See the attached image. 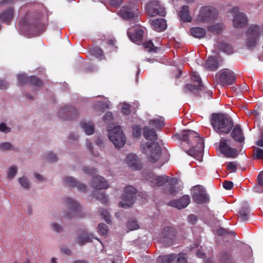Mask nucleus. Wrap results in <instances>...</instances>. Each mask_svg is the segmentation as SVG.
<instances>
[{
  "instance_id": "nucleus-1",
  "label": "nucleus",
  "mask_w": 263,
  "mask_h": 263,
  "mask_svg": "<svg viewBox=\"0 0 263 263\" xmlns=\"http://www.w3.org/2000/svg\"><path fill=\"white\" fill-rule=\"evenodd\" d=\"M211 124L217 133H229L233 126V122L231 118L227 114H213L211 117Z\"/></svg>"
},
{
  "instance_id": "nucleus-2",
  "label": "nucleus",
  "mask_w": 263,
  "mask_h": 263,
  "mask_svg": "<svg viewBox=\"0 0 263 263\" xmlns=\"http://www.w3.org/2000/svg\"><path fill=\"white\" fill-rule=\"evenodd\" d=\"M177 136L180 140L186 142L191 146L194 144L199 148H202L203 146V140L199 136V134L195 131L191 130H185L177 134Z\"/></svg>"
},
{
  "instance_id": "nucleus-3",
  "label": "nucleus",
  "mask_w": 263,
  "mask_h": 263,
  "mask_svg": "<svg viewBox=\"0 0 263 263\" xmlns=\"http://www.w3.org/2000/svg\"><path fill=\"white\" fill-rule=\"evenodd\" d=\"M142 151L147 155L149 161L152 163L158 161L161 156V149L157 143L146 142L142 146Z\"/></svg>"
},
{
  "instance_id": "nucleus-4",
  "label": "nucleus",
  "mask_w": 263,
  "mask_h": 263,
  "mask_svg": "<svg viewBox=\"0 0 263 263\" xmlns=\"http://www.w3.org/2000/svg\"><path fill=\"white\" fill-rule=\"evenodd\" d=\"M217 9L211 6L201 7L196 17L197 23H207L213 21L217 15Z\"/></svg>"
},
{
  "instance_id": "nucleus-5",
  "label": "nucleus",
  "mask_w": 263,
  "mask_h": 263,
  "mask_svg": "<svg viewBox=\"0 0 263 263\" xmlns=\"http://www.w3.org/2000/svg\"><path fill=\"white\" fill-rule=\"evenodd\" d=\"M65 202L67 209V211L64 215L65 218L69 219L83 216L81 213V207L77 201L70 198H66L65 199Z\"/></svg>"
},
{
  "instance_id": "nucleus-6",
  "label": "nucleus",
  "mask_w": 263,
  "mask_h": 263,
  "mask_svg": "<svg viewBox=\"0 0 263 263\" xmlns=\"http://www.w3.org/2000/svg\"><path fill=\"white\" fill-rule=\"evenodd\" d=\"M215 79L217 83L225 86L232 85L235 81L236 77L233 71L229 69H224L216 74Z\"/></svg>"
},
{
  "instance_id": "nucleus-7",
  "label": "nucleus",
  "mask_w": 263,
  "mask_h": 263,
  "mask_svg": "<svg viewBox=\"0 0 263 263\" xmlns=\"http://www.w3.org/2000/svg\"><path fill=\"white\" fill-rule=\"evenodd\" d=\"M108 138L116 147L120 148L125 144L126 140L120 126H116L108 131Z\"/></svg>"
},
{
  "instance_id": "nucleus-8",
  "label": "nucleus",
  "mask_w": 263,
  "mask_h": 263,
  "mask_svg": "<svg viewBox=\"0 0 263 263\" xmlns=\"http://www.w3.org/2000/svg\"><path fill=\"white\" fill-rule=\"evenodd\" d=\"M230 12L233 15V26L235 28L240 29L246 26L248 23V17L243 12L239 11V8L235 7L231 9Z\"/></svg>"
},
{
  "instance_id": "nucleus-9",
  "label": "nucleus",
  "mask_w": 263,
  "mask_h": 263,
  "mask_svg": "<svg viewBox=\"0 0 263 263\" xmlns=\"http://www.w3.org/2000/svg\"><path fill=\"white\" fill-rule=\"evenodd\" d=\"M137 192V190L132 186H126L122 197L123 201L119 202V205L122 208L130 207L136 201Z\"/></svg>"
},
{
  "instance_id": "nucleus-10",
  "label": "nucleus",
  "mask_w": 263,
  "mask_h": 263,
  "mask_svg": "<svg viewBox=\"0 0 263 263\" xmlns=\"http://www.w3.org/2000/svg\"><path fill=\"white\" fill-rule=\"evenodd\" d=\"M191 79L193 82L196 83V84H189L186 85L183 88L185 92H191L197 94L200 93L202 91H204L205 90V87L202 85L201 79L197 73L193 72L191 75Z\"/></svg>"
},
{
  "instance_id": "nucleus-11",
  "label": "nucleus",
  "mask_w": 263,
  "mask_h": 263,
  "mask_svg": "<svg viewBox=\"0 0 263 263\" xmlns=\"http://www.w3.org/2000/svg\"><path fill=\"white\" fill-rule=\"evenodd\" d=\"M145 9L146 12L150 16H155L157 14L164 16L166 13L164 8L160 5L158 1H150L145 4Z\"/></svg>"
},
{
  "instance_id": "nucleus-12",
  "label": "nucleus",
  "mask_w": 263,
  "mask_h": 263,
  "mask_svg": "<svg viewBox=\"0 0 263 263\" xmlns=\"http://www.w3.org/2000/svg\"><path fill=\"white\" fill-rule=\"evenodd\" d=\"M192 196L193 200L198 204L204 203L209 200V197L204 188L199 185L192 187Z\"/></svg>"
},
{
  "instance_id": "nucleus-13",
  "label": "nucleus",
  "mask_w": 263,
  "mask_h": 263,
  "mask_svg": "<svg viewBox=\"0 0 263 263\" xmlns=\"http://www.w3.org/2000/svg\"><path fill=\"white\" fill-rule=\"evenodd\" d=\"M39 17H36L35 14L32 12H27L24 17L20 21L22 27H26L28 30H31L39 25Z\"/></svg>"
},
{
  "instance_id": "nucleus-14",
  "label": "nucleus",
  "mask_w": 263,
  "mask_h": 263,
  "mask_svg": "<svg viewBox=\"0 0 263 263\" xmlns=\"http://www.w3.org/2000/svg\"><path fill=\"white\" fill-rule=\"evenodd\" d=\"M219 147L220 152L227 157L234 158L238 155L236 148L229 146V140L227 139L222 138L220 141Z\"/></svg>"
},
{
  "instance_id": "nucleus-15",
  "label": "nucleus",
  "mask_w": 263,
  "mask_h": 263,
  "mask_svg": "<svg viewBox=\"0 0 263 263\" xmlns=\"http://www.w3.org/2000/svg\"><path fill=\"white\" fill-rule=\"evenodd\" d=\"M146 179L149 181L152 186H161L165 183H170V181H174V179L170 178L167 176H157L153 173H149Z\"/></svg>"
},
{
  "instance_id": "nucleus-16",
  "label": "nucleus",
  "mask_w": 263,
  "mask_h": 263,
  "mask_svg": "<svg viewBox=\"0 0 263 263\" xmlns=\"http://www.w3.org/2000/svg\"><path fill=\"white\" fill-rule=\"evenodd\" d=\"M145 28L141 26H136L129 29L127 32L129 38L133 42L139 44L143 39Z\"/></svg>"
},
{
  "instance_id": "nucleus-17",
  "label": "nucleus",
  "mask_w": 263,
  "mask_h": 263,
  "mask_svg": "<svg viewBox=\"0 0 263 263\" xmlns=\"http://www.w3.org/2000/svg\"><path fill=\"white\" fill-rule=\"evenodd\" d=\"M138 9L135 5L129 4L124 6L120 11V15L124 20H130L137 14Z\"/></svg>"
},
{
  "instance_id": "nucleus-18",
  "label": "nucleus",
  "mask_w": 263,
  "mask_h": 263,
  "mask_svg": "<svg viewBox=\"0 0 263 263\" xmlns=\"http://www.w3.org/2000/svg\"><path fill=\"white\" fill-rule=\"evenodd\" d=\"M78 115L76 108L70 106H64L59 111V116L63 120L73 119L77 118Z\"/></svg>"
},
{
  "instance_id": "nucleus-19",
  "label": "nucleus",
  "mask_w": 263,
  "mask_h": 263,
  "mask_svg": "<svg viewBox=\"0 0 263 263\" xmlns=\"http://www.w3.org/2000/svg\"><path fill=\"white\" fill-rule=\"evenodd\" d=\"M17 79L20 85L22 86L29 82L31 85L40 86L42 85V82L35 77L32 76L28 78L25 73L17 75Z\"/></svg>"
},
{
  "instance_id": "nucleus-20",
  "label": "nucleus",
  "mask_w": 263,
  "mask_h": 263,
  "mask_svg": "<svg viewBox=\"0 0 263 263\" xmlns=\"http://www.w3.org/2000/svg\"><path fill=\"white\" fill-rule=\"evenodd\" d=\"M128 165L134 170H140L142 167V164L138 156L133 154L128 155L125 159Z\"/></svg>"
},
{
  "instance_id": "nucleus-21",
  "label": "nucleus",
  "mask_w": 263,
  "mask_h": 263,
  "mask_svg": "<svg viewBox=\"0 0 263 263\" xmlns=\"http://www.w3.org/2000/svg\"><path fill=\"white\" fill-rule=\"evenodd\" d=\"M91 186L96 190L106 189L109 187L107 181L100 176L93 177Z\"/></svg>"
},
{
  "instance_id": "nucleus-22",
  "label": "nucleus",
  "mask_w": 263,
  "mask_h": 263,
  "mask_svg": "<svg viewBox=\"0 0 263 263\" xmlns=\"http://www.w3.org/2000/svg\"><path fill=\"white\" fill-rule=\"evenodd\" d=\"M190 202V197L188 195L183 196L178 200H173L170 202V205L178 209L186 207Z\"/></svg>"
},
{
  "instance_id": "nucleus-23",
  "label": "nucleus",
  "mask_w": 263,
  "mask_h": 263,
  "mask_svg": "<svg viewBox=\"0 0 263 263\" xmlns=\"http://www.w3.org/2000/svg\"><path fill=\"white\" fill-rule=\"evenodd\" d=\"M64 180L65 184L68 186L77 187L79 190L82 192H85L87 190V187L85 184L79 183L72 177H66Z\"/></svg>"
},
{
  "instance_id": "nucleus-24",
  "label": "nucleus",
  "mask_w": 263,
  "mask_h": 263,
  "mask_svg": "<svg viewBox=\"0 0 263 263\" xmlns=\"http://www.w3.org/2000/svg\"><path fill=\"white\" fill-rule=\"evenodd\" d=\"M151 25L152 28L158 32L163 31L166 28V21L163 18L152 20Z\"/></svg>"
},
{
  "instance_id": "nucleus-25",
  "label": "nucleus",
  "mask_w": 263,
  "mask_h": 263,
  "mask_svg": "<svg viewBox=\"0 0 263 263\" xmlns=\"http://www.w3.org/2000/svg\"><path fill=\"white\" fill-rule=\"evenodd\" d=\"M231 135L232 138L236 141L239 142H242L245 139L242 130L239 125H236L234 126Z\"/></svg>"
},
{
  "instance_id": "nucleus-26",
  "label": "nucleus",
  "mask_w": 263,
  "mask_h": 263,
  "mask_svg": "<svg viewBox=\"0 0 263 263\" xmlns=\"http://www.w3.org/2000/svg\"><path fill=\"white\" fill-rule=\"evenodd\" d=\"M13 17V9L11 7L0 13V20L7 24H9Z\"/></svg>"
},
{
  "instance_id": "nucleus-27",
  "label": "nucleus",
  "mask_w": 263,
  "mask_h": 263,
  "mask_svg": "<svg viewBox=\"0 0 263 263\" xmlns=\"http://www.w3.org/2000/svg\"><path fill=\"white\" fill-rule=\"evenodd\" d=\"M179 16L180 18L185 22H190L192 21V17L190 15L189 6L184 5L181 7V9L179 12Z\"/></svg>"
},
{
  "instance_id": "nucleus-28",
  "label": "nucleus",
  "mask_w": 263,
  "mask_h": 263,
  "mask_svg": "<svg viewBox=\"0 0 263 263\" xmlns=\"http://www.w3.org/2000/svg\"><path fill=\"white\" fill-rule=\"evenodd\" d=\"M191 34L195 38H203L206 34V30L201 27H192L190 30Z\"/></svg>"
},
{
  "instance_id": "nucleus-29",
  "label": "nucleus",
  "mask_w": 263,
  "mask_h": 263,
  "mask_svg": "<svg viewBox=\"0 0 263 263\" xmlns=\"http://www.w3.org/2000/svg\"><path fill=\"white\" fill-rule=\"evenodd\" d=\"M143 136L148 140L155 141L157 139L156 131L149 127H145L143 129Z\"/></svg>"
},
{
  "instance_id": "nucleus-30",
  "label": "nucleus",
  "mask_w": 263,
  "mask_h": 263,
  "mask_svg": "<svg viewBox=\"0 0 263 263\" xmlns=\"http://www.w3.org/2000/svg\"><path fill=\"white\" fill-rule=\"evenodd\" d=\"M205 67L210 70H215L218 66V63L217 60L213 57H209L205 63Z\"/></svg>"
},
{
  "instance_id": "nucleus-31",
  "label": "nucleus",
  "mask_w": 263,
  "mask_h": 263,
  "mask_svg": "<svg viewBox=\"0 0 263 263\" xmlns=\"http://www.w3.org/2000/svg\"><path fill=\"white\" fill-rule=\"evenodd\" d=\"M81 126L87 135H90L93 133L94 125L91 122H82L81 123Z\"/></svg>"
},
{
  "instance_id": "nucleus-32",
  "label": "nucleus",
  "mask_w": 263,
  "mask_h": 263,
  "mask_svg": "<svg viewBox=\"0 0 263 263\" xmlns=\"http://www.w3.org/2000/svg\"><path fill=\"white\" fill-rule=\"evenodd\" d=\"M92 238L93 237L91 234L89 235L87 233L85 232L78 237L77 241L78 244L82 246L86 242L91 241Z\"/></svg>"
},
{
  "instance_id": "nucleus-33",
  "label": "nucleus",
  "mask_w": 263,
  "mask_h": 263,
  "mask_svg": "<svg viewBox=\"0 0 263 263\" xmlns=\"http://www.w3.org/2000/svg\"><path fill=\"white\" fill-rule=\"evenodd\" d=\"M0 151L2 152L8 151L18 152V149L10 142H3L0 143Z\"/></svg>"
},
{
  "instance_id": "nucleus-34",
  "label": "nucleus",
  "mask_w": 263,
  "mask_h": 263,
  "mask_svg": "<svg viewBox=\"0 0 263 263\" xmlns=\"http://www.w3.org/2000/svg\"><path fill=\"white\" fill-rule=\"evenodd\" d=\"M224 29V27L222 24H215L213 25H211L208 27V30L214 33V34H218L222 31Z\"/></svg>"
},
{
  "instance_id": "nucleus-35",
  "label": "nucleus",
  "mask_w": 263,
  "mask_h": 263,
  "mask_svg": "<svg viewBox=\"0 0 263 263\" xmlns=\"http://www.w3.org/2000/svg\"><path fill=\"white\" fill-rule=\"evenodd\" d=\"M174 182L176 183V179H174V181H170V183L166 185L167 191H165L166 193L171 195H175L177 193L178 190L173 184Z\"/></svg>"
},
{
  "instance_id": "nucleus-36",
  "label": "nucleus",
  "mask_w": 263,
  "mask_h": 263,
  "mask_svg": "<svg viewBox=\"0 0 263 263\" xmlns=\"http://www.w3.org/2000/svg\"><path fill=\"white\" fill-rule=\"evenodd\" d=\"M95 108L96 110L104 112L105 109L109 108V102L108 101L98 102L95 104Z\"/></svg>"
},
{
  "instance_id": "nucleus-37",
  "label": "nucleus",
  "mask_w": 263,
  "mask_h": 263,
  "mask_svg": "<svg viewBox=\"0 0 263 263\" xmlns=\"http://www.w3.org/2000/svg\"><path fill=\"white\" fill-rule=\"evenodd\" d=\"M92 55L100 60L104 59V55L102 50L98 47H95L91 49Z\"/></svg>"
},
{
  "instance_id": "nucleus-38",
  "label": "nucleus",
  "mask_w": 263,
  "mask_h": 263,
  "mask_svg": "<svg viewBox=\"0 0 263 263\" xmlns=\"http://www.w3.org/2000/svg\"><path fill=\"white\" fill-rule=\"evenodd\" d=\"M149 123L151 125L154 126L156 129L161 128L164 126V119L162 118L153 119L151 120Z\"/></svg>"
},
{
  "instance_id": "nucleus-39",
  "label": "nucleus",
  "mask_w": 263,
  "mask_h": 263,
  "mask_svg": "<svg viewBox=\"0 0 263 263\" xmlns=\"http://www.w3.org/2000/svg\"><path fill=\"white\" fill-rule=\"evenodd\" d=\"M17 167L15 165L11 166L8 168L7 177L9 180L12 179L17 173Z\"/></svg>"
},
{
  "instance_id": "nucleus-40",
  "label": "nucleus",
  "mask_w": 263,
  "mask_h": 263,
  "mask_svg": "<svg viewBox=\"0 0 263 263\" xmlns=\"http://www.w3.org/2000/svg\"><path fill=\"white\" fill-rule=\"evenodd\" d=\"M18 182L20 185L25 189H28L30 186V182L26 176H23L18 178Z\"/></svg>"
},
{
  "instance_id": "nucleus-41",
  "label": "nucleus",
  "mask_w": 263,
  "mask_h": 263,
  "mask_svg": "<svg viewBox=\"0 0 263 263\" xmlns=\"http://www.w3.org/2000/svg\"><path fill=\"white\" fill-rule=\"evenodd\" d=\"M219 48L220 50L227 54H232L233 53V49L232 46L224 42L220 43L219 45Z\"/></svg>"
},
{
  "instance_id": "nucleus-42",
  "label": "nucleus",
  "mask_w": 263,
  "mask_h": 263,
  "mask_svg": "<svg viewBox=\"0 0 263 263\" xmlns=\"http://www.w3.org/2000/svg\"><path fill=\"white\" fill-rule=\"evenodd\" d=\"M162 260L166 263H175L177 255L174 253L162 256Z\"/></svg>"
},
{
  "instance_id": "nucleus-43",
  "label": "nucleus",
  "mask_w": 263,
  "mask_h": 263,
  "mask_svg": "<svg viewBox=\"0 0 263 263\" xmlns=\"http://www.w3.org/2000/svg\"><path fill=\"white\" fill-rule=\"evenodd\" d=\"M250 211L247 208H242L239 212V217L241 221H246L249 218Z\"/></svg>"
},
{
  "instance_id": "nucleus-44",
  "label": "nucleus",
  "mask_w": 263,
  "mask_h": 263,
  "mask_svg": "<svg viewBox=\"0 0 263 263\" xmlns=\"http://www.w3.org/2000/svg\"><path fill=\"white\" fill-rule=\"evenodd\" d=\"M162 232L165 236L170 237L174 236L176 233V231L174 228L166 227L163 229Z\"/></svg>"
},
{
  "instance_id": "nucleus-45",
  "label": "nucleus",
  "mask_w": 263,
  "mask_h": 263,
  "mask_svg": "<svg viewBox=\"0 0 263 263\" xmlns=\"http://www.w3.org/2000/svg\"><path fill=\"white\" fill-rule=\"evenodd\" d=\"M127 228L129 231H133L138 229L139 228V226L137 221L135 219H132L127 222Z\"/></svg>"
},
{
  "instance_id": "nucleus-46",
  "label": "nucleus",
  "mask_w": 263,
  "mask_h": 263,
  "mask_svg": "<svg viewBox=\"0 0 263 263\" xmlns=\"http://www.w3.org/2000/svg\"><path fill=\"white\" fill-rule=\"evenodd\" d=\"M95 197L100 201L102 202L103 203H105L108 201V197L105 196L103 193H99L97 191H96L94 193Z\"/></svg>"
},
{
  "instance_id": "nucleus-47",
  "label": "nucleus",
  "mask_w": 263,
  "mask_h": 263,
  "mask_svg": "<svg viewBox=\"0 0 263 263\" xmlns=\"http://www.w3.org/2000/svg\"><path fill=\"white\" fill-rule=\"evenodd\" d=\"M254 158L257 159L263 160V149L260 148L254 147Z\"/></svg>"
},
{
  "instance_id": "nucleus-48",
  "label": "nucleus",
  "mask_w": 263,
  "mask_h": 263,
  "mask_svg": "<svg viewBox=\"0 0 263 263\" xmlns=\"http://www.w3.org/2000/svg\"><path fill=\"white\" fill-rule=\"evenodd\" d=\"M227 169L231 172H235L236 170L237 163L235 161L227 162L225 164Z\"/></svg>"
},
{
  "instance_id": "nucleus-49",
  "label": "nucleus",
  "mask_w": 263,
  "mask_h": 263,
  "mask_svg": "<svg viewBox=\"0 0 263 263\" xmlns=\"http://www.w3.org/2000/svg\"><path fill=\"white\" fill-rule=\"evenodd\" d=\"M108 231L107 226L104 223H100L98 225V232L102 235H106Z\"/></svg>"
},
{
  "instance_id": "nucleus-50",
  "label": "nucleus",
  "mask_w": 263,
  "mask_h": 263,
  "mask_svg": "<svg viewBox=\"0 0 263 263\" xmlns=\"http://www.w3.org/2000/svg\"><path fill=\"white\" fill-rule=\"evenodd\" d=\"M186 255L185 253H180L177 255L175 263H185L186 262Z\"/></svg>"
},
{
  "instance_id": "nucleus-51",
  "label": "nucleus",
  "mask_w": 263,
  "mask_h": 263,
  "mask_svg": "<svg viewBox=\"0 0 263 263\" xmlns=\"http://www.w3.org/2000/svg\"><path fill=\"white\" fill-rule=\"evenodd\" d=\"M100 212L101 215L103 217L105 220L108 223H110L111 222L110 217L107 211L104 209H101Z\"/></svg>"
},
{
  "instance_id": "nucleus-52",
  "label": "nucleus",
  "mask_w": 263,
  "mask_h": 263,
  "mask_svg": "<svg viewBox=\"0 0 263 263\" xmlns=\"http://www.w3.org/2000/svg\"><path fill=\"white\" fill-rule=\"evenodd\" d=\"M122 112L126 115H128L130 113V106L127 104L124 103L122 107Z\"/></svg>"
},
{
  "instance_id": "nucleus-53",
  "label": "nucleus",
  "mask_w": 263,
  "mask_h": 263,
  "mask_svg": "<svg viewBox=\"0 0 263 263\" xmlns=\"http://www.w3.org/2000/svg\"><path fill=\"white\" fill-rule=\"evenodd\" d=\"M11 131V129L6 123L3 122L0 124V132L8 133Z\"/></svg>"
},
{
  "instance_id": "nucleus-54",
  "label": "nucleus",
  "mask_w": 263,
  "mask_h": 263,
  "mask_svg": "<svg viewBox=\"0 0 263 263\" xmlns=\"http://www.w3.org/2000/svg\"><path fill=\"white\" fill-rule=\"evenodd\" d=\"M144 46L149 51H156L155 48H154V44L151 41L145 43Z\"/></svg>"
},
{
  "instance_id": "nucleus-55",
  "label": "nucleus",
  "mask_w": 263,
  "mask_h": 263,
  "mask_svg": "<svg viewBox=\"0 0 263 263\" xmlns=\"http://www.w3.org/2000/svg\"><path fill=\"white\" fill-rule=\"evenodd\" d=\"M83 171L84 173L86 174H87L88 175H93L95 174L96 172V170L92 167H89L87 166L83 167Z\"/></svg>"
},
{
  "instance_id": "nucleus-56",
  "label": "nucleus",
  "mask_w": 263,
  "mask_h": 263,
  "mask_svg": "<svg viewBox=\"0 0 263 263\" xmlns=\"http://www.w3.org/2000/svg\"><path fill=\"white\" fill-rule=\"evenodd\" d=\"M133 136L135 137H139L140 136L141 132V128L139 126H136L133 128Z\"/></svg>"
},
{
  "instance_id": "nucleus-57",
  "label": "nucleus",
  "mask_w": 263,
  "mask_h": 263,
  "mask_svg": "<svg viewBox=\"0 0 263 263\" xmlns=\"http://www.w3.org/2000/svg\"><path fill=\"white\" fill-rule=\"evenodd\" d=\"M51 227L53 231L57 232H60L62 230V227L59 224L55 222L52 223L51 224Z\"/></svg>"
},
{
  "instance_id": "nucleus-58",
  "label": "nucleus",
  "mask_w": 263,
  "mask_h": 263,
  "mask_svg": "<svg viewBox=\"0 0 263 263\" xmlns=\"http://www.w3.org/2000/svg\"><path fill=\"white\" fill-rule=\"evenodd\" d=\"M233 186V183L230 181H225L223 182V187L226 190H231Z\"/></svg>"
},
{
  "instance_id": "nucleus-59",
  "label": "nucleus",
  "mask_w": 263,
  "mask_h": 263,
  "mask_svg": "<svg viewBox=\"0 0 263 263\" xmlns=\"http://www.w3.org/2000/svg\"><path fill=\"white\" fill-rule=\"evenodd\" d=\"M47 159L51 162H55L57 160L58 158L55 154L49 153L47 156Z\"/></svg>"
},
{
  "instance_id": "nucleus-60",
  "label": "nucleus",
  "mask_w": 263,
  "mask_h": 263,
  "mask_svg": "<svg viewBox=\"0 0 263 263\" xmlns=\"http://www.w3.org/2000/svg\"><path fill=\"white\" fill-rule=\"evenodd\" d=\"M123 2V0H110V5L114 7H119Z\"/></svg>"
},
{
  "instance_id": "nucleus-61",
  "label": "nucleus",
  "mask_w": 263,
  "mask_h": 263,
  "mask_svg": "<svg viewBox=\"0 0 263 263\" xmlns=\"http://www.w3.org/2000/svg\"><path fill=\"white\" fill-rule=\"evenodd\" d=\"M197 220V217L194 215L191 214L188 216V221L192 224H195Z\"/></svg>"
},
{
  "instance_id": "nucleus-62",
  "label": "nucleus",
  "mask_w": 263,
  "mask_h": 263,
  "mask_svg": "<svg viewBox=\"0 0 263 263\" xmlns=\"http://www.w3.org/2000/svg\"><path fill=\"white\" fill-rule=\"evenodd\" d=\"M9 84L4 80H0V89H5L8 88Z\"/></svg>"
},
{
  "instance_id": "nucleus-63",
  "label": "nucleus",
  "mask_w": 263,
  "mask_h": 263,
  "mask_svg": "<svg viewBox=\"0 0 263 263\" xmlns=\"http://www.w3.org/2000/svg\"><path fill=\"white\" fill-rule=\"evenodd\" d=\"M112 118V115L111 112H107L103 117V119L105 121L110 120Z\"/></svg>"
},
{
  "instance_id": "nucleus-64",
  "label": "nucleus",
  "mask_w": 263,
  "mask_h": 263,
  "mask_svg": "<svg viewBox=\"0 0 263 263\" xmlns=\"http://www.w3.org/2000/svg\"><path fill=\"white\" fill-rule=\"evenodd\" d=\"M257 179L259 184L263 187V171L259 174Z\"/></svg>"
}]
</instances>
